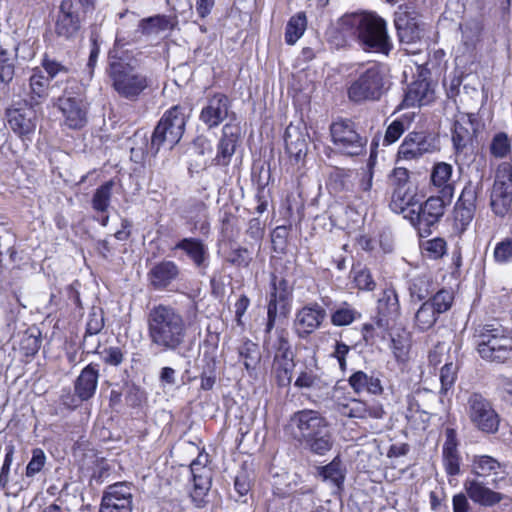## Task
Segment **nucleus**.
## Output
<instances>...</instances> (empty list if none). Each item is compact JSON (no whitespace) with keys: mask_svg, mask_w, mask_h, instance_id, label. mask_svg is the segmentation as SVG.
Masks as SVG:
<instances>
[{"mask_svg":"<svg viewBox=\"0 0 512 512\" xmlns=\"http://www.w3.org/2000/svg\"><path fill=\"white\" fill-rule=\"evenodd\" d=\"M339 412L345 417L358 419H382L385 415V410L381 403L369 404L367 401L357 398L351 399L346 404L339 403Z\"/></svg>","mask_w":512,"mask_h":512,"instance_id":"obj_32","label":"nucleus"},{"mask_svg":"<svg viewBox=\"0 0 512 512\" xmlns=\"http://www.w3.org/2000/svg\"><path fill=\"white\" fill-rule=\"evenodd\" d=\"M489 206L492 213L501 219L512 213V164L509 162H502L496 168Z\"/></svg>","mask_w":512,"mask_h":512,"instance_id":"obj_13","label":"nucleus"},{"mask_svg":"<svg viewBox=\"0 0 512 512\" xmlns=\"http://www.w3.org/2000/svg\"><path fill=\"white\" fill-rule=\"evenodd\" d=\"M239 361L249 374L254 372L261 362L259 345L252 340L245 338L237 347Z\"/></svg>","mask_w":512,"mask_h":512,"instance_id":"obj_43","label":"nucleus"},{"mask_svg":"<svg viewBox=\"0 0 512 512\" xmlns=\"http://www.w3.org/2000/svg\"><path fill=\"white\" fill-rule=\"evenodd\" d=\"M438 150L437 139L428 131H410L403 139L396 153L397 160L412 161Z\"/></svg>","mask_w":512,"mask_h":512,"instance_id":"obj_17","label":"nucleus"},{"mask_svg":"<svg viewBox=\"0 0 512 512\" xmlns=\"http://www.w3.org/2000/svg\"><path fill=\"white\" fill-rule=\"evenodd\" d=\"M105 327L104 311L101 307L92 306L85 326L83 339L98 335Z\"/></svg>","mask_w":512,"mask_h":512,"instance_id":"obj_57","label":"nucleus"},{"mask_svg":"<svg viewBox=\"0 0 512 512\" xmlns=\"http://www.w3.org/2000/svg\"><path fill=\"white\" fill-rule=\"evenodd\" d=\"M210 462V455L203 446L189 466L192 483L189 496L196 508H204L209 502L208 494L212 486V469L208 466Z\"/></svg>","mask_w":512,"mask_h":512,"instance_id":"obj_14","label":"nucleus"},{"mask_svg":"<svg viewBox=\"0 0 512 512\" xmlns=\"http://www.w3.org/2000/svg\"><path fill=\"white\" fill-rule=\"evenodd\" d=\"M490 154L495 158H504L511 152V140L504 132L496 133L490 143Z\"/></svg>","mask_w":512,"mask_h":512,"instance_id":"obj_61","label":"nucleus"},{"mask_svg":"<svg viewBox=\"0 0 512 512\" xmlns=\"http://www.w3.org/2000/svg\"><path fill=\"white\" fill-rule=\"evenodd\" d=\"M179 266L172 260H161L156 262L147 272V281L151 289L165 291L180 276Z\"/></svg>","mask_w":512,"mask_h":512,"instance_id":"obj_25","label":"nucleus"},{"mask_svg":"<svg viewBox=\"0 0 512 512\" xmlns=\"http://www.w3.org/2000/svg\"><path fill=\"white\" fill-rule=\"evenodd\" d=\"M464 489L468 498L482 507H494L505 498L504 494L485 486L484 482L478 479H466Z\"/></svg>","mask_w":512,"mask_h":512,"instance_id":"obj_30","label":"nucleus"},{"mask_svg":"<svg viewBox=\"0 0 512 512\" xmlns=\"http://www.w3.org/2000/svg\"><path fill=\"white\" fill-rule=\"evenodd\" d=\"M466 413L471 424L481 433L491 435L498 432L500 416L491 401L481 393L473 392L469 395Z\"/></svg>","mask_w":512,"mask_h":512,"instance_id":"obj_15","label":"nucleus"},{"mask_svg":"<svg viewBox=\"0 0 512 512\" xmlns=\"http://www.w3.org/2000/svg\"><path fill=\"white\" fill-rule=\"evenodd\" d=\"M389 328L390 322L381 317L373 316L371 321L361 325V339L366 346L374 347L386 340Z\"/></svg>","mask_w":512,"mask_h":512,"instance_id":"obj_37","label":"nucleus"},{"mask_svg":"<svg viewBox=\"0 0 512 512\" xmlns=\"http://www.w3.org/2000/svg\"><path fill=\"white\" fill-rule=\"evenodd\" d=\"M134 59L130 50L110 49L107 55L106 73L113 90L120 98L131 102L146 95L152 86V79L132 65Z\"/></svg>","mask_w":512,"mask_h":512,"instance_id":"obj_3","label":"nucleus"},{"mask_svg":"<svg viewBox=\"0 0 512 512\" xmlns=\"http://www.w3.org/2000/svg\"><path fill=\"white\" fill-rule=\"evenodd\" d=\"M291 421L297 428L298 442L311 453L323 456L332 449L334 439L330 423L322 413L313 409L299 410Z\"/></svg>","mask_w":512,"mask_h":512,"instance_id":"obj_4","label":"nucleus"},{"mask_svg":"<svg viewBox=\"0 0 512 512\" xmlns=\"http://www.w3.org/2000/svg\"><path fill=\"white\" fill-rule=\"evenodd\" d=\"M362 313L358 311L351 303L343 301L330 313V323L335 327L349 326L360 320Z\"/></svg>","mask_w":512,"mask_h":512,"instance_id":"obj_46","label":"nucleus"},{"mask_svg":"<svg viewBox=\"0 0 512 512\" xmlns=\"http://www.w3.org/2000/svg\"><path fill=\"white\" fill-rule=\"evenodd\" d=\"M82 21L73 1L62 0L54 21V33L57 38L73 42L81 35Z\"/></svg>","mask_w":512,"mask_h":512,"instance_id":"obj_18","label":"nucleus"},{"mask_svg":"<svg viewBox=\"0 0 512 512\" xmlns=\"http://www.w3.org/2000/svg\"><path fill=\"white\" fill-rule=\"evenodd\" d=\"M329 135L336 152L342 156L352 158L366 153L368 139L351 118L334 119L329 125Z\"/></svg>","mask_w":512,"mask_h":512,"instance_id":"obj_8","label":"nucleus"},{"mask_svg":"<svg viewBox=\"0 0 512 512\" xmlns=\"http://www.w3.org/2000/svg\"><path fill=\"white\" fill-rule=\"evenodd\" d=\"M95 354H99L102 362L107 366L118 367L125 360V351L119 346H109L104 348L101 352L95 349Z\"/></svg>","mask_w":512,"mask_h":512,"instance_id":"obj_62","label":"nucleus"},{"mask_svg":"<svg viewBox=\"0 0 512 512\" xmlns=\"http://www.w3.org/2000/svg\"><path fill=\"white\" fill-rule=\"evenodd\" d=\"M191 110L182 104H176L167 109L153 130L151 149L158 152L165 143L170 147L175 146L185 133Z\"/></svg>","mask_w":512,"mask_h":512,"instance_id":"obj_9","label":"nucleus"},{"mask_svg":"<svg viewBox=\"0 0 512 512\" xmlns=\"http://www.w3.org/2000/svg\"><path fill=\"white\" fill-rule=\"evenodd\" d=\"M419 247L422 255L430 260H440L447 254V241L443 237H434L420 241Z\"/></svg>","mask_w":512,"mask_h":512,"instance_id":"obj_52","label":"nucleus"},{"mask_svg":"<svg viewBox=\"0 0 512 512\" xmlns=\"http://www.w3.org/2000/svg\"><path fill=\"white\" fill-rule=\"evenodd\" d=\"M326 316L325 308L318 302L307 303L295 314L293 328L296 336L299 339H307L322 326Z\"/></svg>","mask_w":512,"mask_h":512,"instance_id":"obj_20","label":"nucleus"},{"mask_svg":"<svg viewBox=\"0 0 512 512\" xmlns=\"http://www.w3.org/2000/svg\"><path fill=\"white\" fill-rule=\"evenodd\" d=\"M317 361L314 360L313 365H305L294 381V387L298 390L321 389L325 385L321 375L317 372Z\"/></svg>","mask_w":512,"mask_h":512,"instance_id":"obj_45","label":"nucleus"},{"mask_svg":"<svg viewBox=\"0 0 512 512\" xmlns=\"http://www.w3.org/2000/svg\"><path fill=\"white\" fill-rule=\"evenodd\" d=\"M173 250L182 251L195 268L205 270L209 266L210 253L207 244L197 237H184L176 242Z\"/></svg>","mask_w":512,"mask_h":512,"instance_id":"obj_28","label":"nucleus"},{"mask_svg":"<svg viewBox=\"0 0 512 512\" xmlns=\"http://www.w3.org/2000/svg\"><path fill=\"white\" fill-rule=\"evenodd\" d=\"M58 108L63 116V126L70 130H82L88 123L89 103L80 93L64 95L58 99Z\"/></svg>","mask_w":512,"mask_h":512,"instance_id":"obj_16","label":"nucleus"},{"mask_svg":"<svg viewBox=\"0 0 512 512\" xmlns=\"http://www.w3.org/2000/svg\"><path fill=\"white\" fill-rule=\"evenodd\" d=\"M444 436L445 440L442 445L443 468L447 476L456 477L460 475L462 465L457 430L453 427H446Z\"/></svg>","mask_w":512,"mask_h":512,"instance_id":"obj_24","label":"nucleus"},{"mask_svg":"<svg viewBox=\"0 0 512 512\" xmlns=\"http://www.w3.org/2000/svg\"><path fill=\"white\" fill-rule=\"evenodd\" d=\"M264 345L272 355V374L277 386H290L295 368V353L289 331L286 328H276L274 338L265 339Z\"/></svg>","mask_w":512,"mask_h":512,"instance_id":"obj_7","label":"nucleus"},{"mask_svg":"<svg viewBox=\"0 0 512 512\" xmlns=\"http://www.w3.org/2000/svg\"><path fill=\"white\" fill-rule=\"evenodd\" d=\"M307 24L308 21L305 12L301 11L292 15L285 27L284 38L286 44L294 45L305 33Z\"/></svg>","mask_w":512,"mask_h":512,"instance_id":"obj_50","label":"nucleus"},{"mask_svg":"<svg viewBox=\"0 0 512 512\" xmlns=\"http://www.w3.org/2000/svg\"><path fill=\"white\" fill-rule=\"evenodd\" d=\"M353 174L354 172L350 168L332 167L326 180L328 190L334 194L351 191L353 188Z\"/></svg>","mask_w":512,"mask_h":512,"instance_id":"obj_41","label":"nucleus"},{"mask_svg":"<svg viewBox=\"0 0 512 512\" xmlns=\"http://www.w3.org/2000/svg\"><path fill=\"white\" fill-rule=\"evenodd\" d=\"M50 82L40 67L32 69V74L29 78L28 99L26 100L29 106L40 105L46 100L49 95Z\"/></svg>","mask_w":512,"mask_h":512,"instance_id":"obj_38","label":"nucleus"},{"mask_svg":"<svg viewBox=\"0 0 512 512\" xmlns=\"http://www.w3.org/2000/svg\"><path fill=\"white\" fill-rule=\"evenodd\" d=\"M41 69L46 73V77L50 81H54L59 76H68L71 72V68L61 61H58L55 57L44 53L41 58Z\"/></svg>","mask_w":512,"mask_h":512,"instance_id":"obj_53","label":"nucleus"},{"mask_svg":"<svg viewBox=\"0 0 512 512\" xmlns=\"http://www.w3.org/2000/svg\"><path fill=\"white\" fill-rule=\"evenodd\" d=\"M331 39L339 47L350 46L355 41L365 52L385 56L394 47L388 33L387 21L375 11L343 15L336 23Z\"/></svg>","mask_w":512,"mask_h":512,"instance_id":"obj_1","label":"nucleus"},{"mask_svg":"<svg viewBox=\"0 0 512 512\" xmlns=\"http://www.w3.org/2000/svg\"><path fill=\"white\" fill-rule=\"evenodd\" d=\"M6 118L11 130L22 139H29L36 129V114L33 107L8 108Z\"/></svg>","mask_w":512,"mask_h":512,"instance_id":"obj_29","label":"nucleus"},{"mask_svg":"<svg viewBox=\"0 0 512 512\" xmlns=\"http://www.w3.org/2000/svg\"><path fill=\"white\" fill-rule=\"evenodd\" d=\"M450 203L442 196H430L420 203L417 209H409L405 218L409 220L420 238H426L432 234L433 228L439 223L446 206Z\"/></svg>","mask_w":512,"mask_h":512,"instance_id":"obj_12","label":"nucleus"},{"mask_svg":"<svg viewBox=\"0 0 512 512\" xmlns=\"http://www.w3.org/2000/svg\"><path fill=\"white\" fill-rule=\"evenodd\" d=\"M394 26L401 43L415 44L424 35V24L415 11H400L394 15Z\"/></svg>","mask_w":512,"mask_h":512,"instance_id":"obj_21","label":"nucleus"},{"mask_svg":"<svg viewBox=\"0 0 512 512\" xmlns=\"http://www.w3.org/2000/svg\"><path fill=\"white\" fill-rule=\"evenodd\" d=\"M453 166L446 162H436L430 173V183L439 196L451 202L455 193V182L452 180Z\"/></svg>","mask_w":512,"mask_h":512,"instance_id":"obj_31","label":"nucleus"},{"mask_svg":"<svg viewBox=\"0 0 512 512\" xmlns=\"http://www.w3.org/2000/svg\"><path fill=\"white\" fill-rule=\"evenodd\" d=\"M189 220L188 224L193 225L194 229H198L201 234L208 235L210 232V222L208 220V207L201 200H195L188 207Z\"/></svg>","mask_w":512,"mask_h":512,"instance_id":"obj_48","label":"nucleus"},{"mask_svg":"<svg viewBox=\"0 0 512 512\" xmlns=\"http://www.w3.org/2000/svg\"><path fill=\"white\" fill-rule=\"evenodd\" d=\"M293 286L288 280L277 274L270 273L269 292L267 295V318L265 323V334H270L278 320L288 317L292 308Z\"/></svg>","mask_w":512,"mask_h":512,"instance_id":"obj_10","label":"nucleus"},{"mask_svg":"<svg viewBox=\"0 0 512 512\" xmlns=\"http://www.w3.org/2000/svg\"><path fill=\"white\" fill-rule=\"evenodd\" d=\"M434 99L435 91L431 81L420 75L407 86L403 100L398 109L428 105L432 103Z\"/></svg>","mask_w":512,"mask_h":512,"instance_id":"obj_27","label":"nucleus"},{"mask_svg":"<svg viewBox=\"0 0 512 512\" xmlns=\"http://www.w3.org/2000/svg\"><path fill=\"white\" fill-rule=\"evenodd\" d=\"M100 366L96 362L87 364L73 382V389L79 392L85 400L94 398L100 378Z\"/></svg>","mask_w":512,"mask_h":512,"instance_id":"obj_33","label":"nucleus"},{"mask_svg":"<svg viewBox=\"0 0 512 512\" xmlns=\"http://www.w3.org/2000/svg\"><path fill=\"white\" fill-rule=\"evenodd\" d=\"M451 140L453 144L454 153L460 155L471 146L474 141V132H472L469 126L464 125L460 121H454L451 130Z\"/></svg>","mask_w":512,"mask_h":512,"instance_id":"obj_49","label":"nucleus"},{"mask_svg":"<svg viewBox=\"0 0 512 512\" xmlns=\"http://www.w3.org/2000/svg\"><path fill=\"white\" fill-rule=\"evenodd\" d=\"M218 248L223 261L234 268L246 269L253 262V250L240 245L234 238L219 239Z\"/></svg>","mask_w":512,"mask_h":512,"instance_id":"obj_26","label":"nucleus"},{"mask_svg":"<svg viewBox=\"0 0 512 512\" xmlns=\"http://www.w3.org/2000/svg\"><path fill=\"white\" fill-rule=\"evenodd\" d=\"M231 100L221 92L214 93L209 98L199 114V120L206 125L208 129L217 128L229 115Z\"/></svg>","mask_w":512,"mask_h":512,"instance_id":"obj_23","label":"nucleus"},{"mask_svg":"<svg viewBox=\"0 0 512 512\" xmlns=\"http://www.w3.org/2000/svg\"><path fill=\"white\" fill-rule=\"evenodd\" d=\"M472 342L480 358L487 362L500 364L512 357V332L498 322L476 326Z\"/></svg>","mask_w":512,"mask_h":512,"instance_id":"obj_5","label":"nucleus"},{"mask_svg":"<svg viewBox=\"0 0 512 512\" xmlns=\"http://www.w3.org/2000/svg\"><path fill=\"white\" fill-rule=\"evenodd\" d=\"M439 316L431 305L424 301L415 313L414 326L418 331L426 332L434 327Z\"/></svg>","mask_w":512,"mask_h":512,"instance_id":"obj_51","label":"nucleus"},{"mask_svg":"<svg viewBox=\"0 0 512 512\" xmlns=\"http://www.w3.org/2000/svg\"><path fill=\"white\" fill-rule=\"evenodd\" d=\"M176 22L165 14H157L154 16L143 18L138 23V30L143 35H150L165 30H173Z\"/></svg>","mask_w":512,"mask_h":512,"instance_id":"obj_47","label":"nucleus"},{"mask_svg":"<svg viewBox=\"0 0 512 512\" xmlns=\"http://www.w3.org/2000/svg\"><path fill=\"white\" fill-rule=\"evenodd\" d=\"M417 191L415 184L391 191L390 209L395 213H403L408 208L414 207L420 201Z\"/></svg>","mask_w":512,"mask_h":512,"instance_id":"obj_40","label":"nucleus"},{"mask_svg":"<svg viewBox=\"0 0 512 512\" xmlns=\"http://www.w3.org/2000/svg\"><path fill=\"white\" fill-rule=\"evenodd\" d=\"M434 289V281L432 277L427 274L414 277L409 286L411 296L418 300L426 299Z\"/></svg>","mask_w":512,"mask_h":512,"instance_id":"obj_55","label":"nucleus"},{"mask_svg":"<svg viewBox=\"0 0 512 512\" xmlns=\"http://www.w3.org/2000/svg\"><path fill=\"white\" fill-rule=\"evenodd\" d=\"M348 384L356 394L367 392L373 396H381L384 393L382 381L378 375H368L365 371L357 370L348 378Z\"/></svg>","mask_w":512,"mask_h":512,"instance_id":"obj_35","label":"nucleus"},{"mask_svg":"<svg viewBox=\"0 0 512 512\" xmlns=\"http://www.w3.org/2000/svg\"><path fill=\"white\" fill-rule=\"evenodd\" d=\"M114 181L109 180L100 185L92 197V208L101 213L107 212L112 197Z\"/></svg>","mask_w":512,"mask_h":512,"instance_id":"obj_56","label":"nucleus"},{"mask_svg":"<svg viewBox=\"0 0 512 512\" xmlns=\"http://www.w3.org/2000/svg\"><path fill=\"white\" fill-rule=\"evenodd\" d=\"M197 306L182 312L169 303L153 305L147 312V336L160 352L177 351L185 345L189 331L197 321Z\"/></svg>","mask_w":512,"mask_h":512,"instance_id":"obj_2","label":"nucleus"},{"mask_svg":"<svg viewBox=\"0 0 512 512\" xmlns=\"http://www.w3.org/2000/svg\"><path fill=\"white\" fill-rule=\"evenodd\" d=\"M478 196V184L471 180L467 181L448 218L452 236L460 238L470 227L476 214Z\"/></svg>","mask_w":512,"mask_h":512,"instance_id":"obj_11","label":"nucleus"},{"mask_svg":"<svg viewBox=\"0 0 512 512\" xmlns=\"http://www.w3.org/2000/svg\"><path fill=\"white\" fill-rule=\"evenodd\" d=\"M390 82L384 67L375 63L361 70L347 87V97L354 104L377 102L388 92Z\"/></svg>","mask_w":512,"mask_h":512,"instance_id":"obj_6","label":"nucleus"},{"mask_svg":"<svg viewBox=\"0 0 512 512\" xmlns=\"http://www.w3.org/2000/svg\"><path fill=\"white\" fill-rule=\"evenodd\" d=\"M14 60L6 49H0V84L8 85L14 78Z\"/></svg>","mask_w":512,"mask_h":512,"instance_id":"obj_64","label":"nucleus"},{"mask_svg":"<svg viewBox=\"0 0 512 512\" xmlns=\"http://www.w3.org/2000/svg\"><path fill=\"white\" fill-rule=\"evenodd\" d=\"M501 469L500 462L489 455H474L471 462V473L476 479H486L490 476H497ZM491 485L498 486L496 477L492 479Z\"/></svg>","mask_w":512,"mask_h":512,"instance_id":"obj_39","label":"nucleus"},{"mask_svg":"<svg viewBox=\"0 0 512 512\" xmlns=\"http://www.w3.org/2000/svg\"><path fill=\"white\" fill-rule=\"evenodd\" d=\"M15 447L13 444L5 446L4 460L0 468V491L9 495L10 472L14 460Z\"/></svg>","mask_w":512,"mask_h":512,"instance_id":"obj_59","label":"nucleus"},{"mask_svg":"<svg viewBox=\"0 0 512 512\" xmlns=\"http://www.w3.org/2000/svg\"><path fill=\"white\" fill-rule=\"evenodd\" d=\"M459 367L452 361L446 362L440 370V390L439 393L446 396L452 391L458 378Z\"/></svg>","mask_w":512,"mask_h":512,"instance_id":"obj_58","label":"nucleus"},{"mask_svg":"<svg viewBox=\"0 0 512 512\" xmlns=\"http://www.w3.org/2000/svg\"><path fill=\"white\" fill-rule=\"evenodd\" d=\"M241 142V127L236 122V115L232 113L231 121L225 123L221 129V136L216 145V155L211 164L219 167H228L237 147Z\"/></svg>","mask_w":512,"mask_h":512,"instance_id":"obj_19","label":"nucleus"},{"mask_svg":"<svg viewBox=\"0 0 512 512\" xmlns=\"http://www.w3.org/2000/svg\"><path fill=\"white\" fill-rule=\"evenodd\" d=\"M439 315L451 309L454 302L452 291L442 288L426 300Z\"/></svg>","mask_w":512,"mask_h":512,"instance_id":"obj_60","label":"nucleus"},{"mask_svg":"<svg viewBox=\"0 0 512 512\" xmlns=\"http://www.w3.org/2000/svg\"><path fill=\"white\" fill-rule=\"evenodd\" d=\"M42 345V333L38 328H28L21 335L18 347L15 348L20 354L21 362L28 364L38 354Z\"/></svg>","mask_w":512,"mask_h":512,"instance_id":"obj_36","label":"nucleus"},{"mask_svg":"<svg viewBox=\"0 0 512 512\" xmlns=\"http://www.w3.org/2000/svg\"><path fill=\"white\" fill-rule=\"evenodd\" d=\"M351 274L354 287L359 291L371 292L375 290L376 281L368 267L361 266L360 264L357 267L353 266Z\"/></svg>","mask_w":512,"mask_h":512,"instance_id":"obj_54","label":"nucleus"},{"mask_svg":"<svg viewBox=\"0 0 512 512\" xmlns=\"http://www.w3.org/2000/svg\"><path fill=\"white\" fill-rule=\"evenodd\" d=\"M411 347V335L405 329L391 336L390 349L398 364L405 365L408 363Z\"/></svg>","mask_w":512,"mask_h":512,"instance_id":"obj_44","label":"nucleus"},{"mask_svg":"<svg viewBox=\"0 0 512 512\" xmlns=\"http://www.w3.org/2000/svg\"><path fill=\"white\" fill-rule=\"evenodd\" d=\"M131 488L124 482L110 485L104 492L99 512H131Z\"/></svg>","mask_w":512,"mask_h":512,"instance_id":"obj_22","label":"nucleus"},{"mask_svg":"<svg viewBox=\"0 0 512 512\" xmlns=\"http://www.w3.org/2000/svg\"><path fill=\"white\" fill-rule=\"evenodd\" d=\"M415 113L407 112L394 119L387 127L382 140L383 146L396 143L414 122Z\"/></svg>","mask_w":512,"mask_h":512,"instance_id":"obj_42","label":"nucleus"},{"mask_svg":"<svg viewBox=\"0 0 512 512\" xmlns=\"http://www.w3.org/2000/svg\"><path fill=\"white\" fill-rule=\"evenodd\" d=\"M340 466L341 462L336 457L327 465L319 467V475L324 480H331L334 484L340 485L344 482L345 478Z\"/></svg>","mask_w":512,"mask_h":512,"instance_id":"obj_63","label":"nucleus"},{"mask_svg":"<svg viewBox=\"0 0 512 512\" xmlns=\"http://www.w3.org/2000/svg\"><path fill=\"white\" fill-rule=\"evenodd\" d=\"M401 315V306L396 289L390 285L384 288L376 303L375 316L388 322L396 321Z\"/></svg>","mask_w":512,"mask_h":512,"instance_id":"obj_34","label":"nucleus"}]
</instances>
